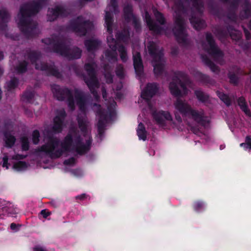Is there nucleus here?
I'll list each match as a JSON object with an SVG mask.
<instances>
[{"label": "nucleus", "instance_id": "obj_13", "mask_svg": "<svg viewBox=\"0 0 251 251\" xmlns=\"http://www.w3.org/2000/svg\"><path fill=\"white\" fill-rule=\"evenodd\" d=\"M134 67L136 74L140 75L143 71V67L140 54L138 52L133 53Z\"/></svg>", "mask_w": 251, "mask_h": 251}, {"label": "nucleus", "instance_id": "obj_29", "mask_svg": "<svg viewBox=\"0 0 251 251\" xmlns=\"http://www.w3.org/2000/svg\"><path fill=\"white\" fill-rule=\"evenodd\" d=\"M118 50L120 53V57L122 60L123 62H125L127 60V56L126 52V50L125 48L122 46H119L118 47Z\"/></svg>", "mask_w": 251, "mask_h": 251}, {"label": "nucleus", "instance_id": "obj_6", "mask_svg": "<svg viewBox=\"0 0 251 251\" xmlns=\"http://www.w3.org/2000/svg\"><path fill=\"white\" fill-rule=\"evenodd\" d=\"M182 76L174 79L169 85V88L171 93L176 96H182L187 94L186 86L180 83Z\"/></svg>", "mask_w": 251, "mask_h": 251}, {"label": "nucleus", "instance_id": "obj_49", "mask_svg": "<svg viewBox=\"0 0 251 251\" xmlns=\"http://www.w3.org/2000/svg\"><path fill=\"white\" fill-rule=\"evenodd\" d=\"M202 205V203L200 202H197L195 203V207L196 209H198L199 207H201Z\"/></svg>", "mask_w": 251, "mask_h": 251}, {"label": "nucleus", "instance_id": "obj_11", "mask_svg": "<svg viewBox=\"0 0 251 251\" xmlns=\"http://www.w3.org/2000/svg\"><path fill=\"white\" fill-rule=\"evenodd\" d=\"M152 116L156 123L161 126L164 125L166 121L172 120V116L167 111L153 112Z\"/></svg>", "mask_w": 251, "mask_h": 251}, {"label": "nucleus", "instance_id": "obj_24", "mask_svg": "<svg viewBox=\"0 0 251 251\" xmlns=\"http://www.w3.org/2000/svg\"><path fill=\"white\" fill-rule=\"evenodd\" d=\"M9 20V15L4 9H0V25L7 23Z\"/></svg>", "mask_w": 251, "mask_h": 251}, {"label": "nucleus", "instance_id": "obj_41", "mask_svg": "<svg viewBox=\"0 0 251 251\" xmlns=\"http://www.w3.org/2000/svg\"><path fill=\"white\" fill-rule=\"evenodd\" d=\"M208 66L212 71L214 72H217L218 71V68L215 64L212 62H209Z\"/></svg>", "mask_w": 251, "mask_h": 251}, {"label": "nucleus", "instance_id": "obj_23", "mask_svg": "<svg viewBox=\"0 0 251 251\" xmlns=\"http://www.w3.org/2000/svg\"><path fill=\"white\" fill-rule=\"evenodd\" d=\"M190 21L194 27L197 30H199L205 26L204 22L201 20L192 18Z\"/></svg>", "mask_w": 251, "mask_h": 251}, {"label": "nucleus", "instance_id": "obj_10", "mask_svg": "<svg viewBox=\"0 0 251 251\" xmlns=\"http://www.w3.org/2000/svg\"><path fill=\"white\" fill-rule=\"evenodd\" d=\"M6 131L4 133V141L6 146L8 147L12 146L15 142V138L13 134L16 130L14 125L10 124L5 126Z\"/></svg>", "mask_w": 251, "mask_h": 251}, {"label": "nucleus", "instance_id": "obj_27", "mask_svg": "<svg viewBox=\"0 0 251 251\" xmlns=\"http://www.w3.org/2000/svg\"><path fill=\"white\" fill-rule=\"evenodd\" d=\"M27 167V164L22 161H19L15 163L13 166V168L18 171H23Z\"/></svg>", "mask_w": 251, "mask_h": 251}, {"label": "nucleus", "instance_id": "obj_38", "mask_svg": "<svg viewBox=\"0 0 251 251\" xmlns=\"http://www.w3.org/2000/svg\"><path fill=\"white\" fill-rule=\"evenodd\" d=\"M230 36L233 40H237L240 38L241 33L239 31L234 30L230 33Z\"/></svg>", "mask_w": 251, "mask_h": 251}, {"label": "nucleus", "instance_id": "obj_51", "mask_svg": "<svg viewBox=\"0 0 251 251\" xmlns=\"http://www.w3.org/2000/svg\"><path fill=\"white\" fill-rule=\"evenodd\" d=\"M175 115H176V120L178 121V122H180L181 121V118L179 117V116H178L176 113H175Z\"/></svg>", "mask_w": 251, "mask_h": 251}, {"label": "nucleus", "instance_id": "obj_5", "mask_svg": "<svg viewBox=\"0 0 251 251\" xmlns=\"http://www.w3.org/2000/svg\"><path fill=\"white\" fill-rule=\"evenodd\" d=\"M95 66V65L93 63L86 64L85 69L87 72L88 77H85V81L92 93L97 98V96L94 94V91L93 90L95 88H98V81L95 77L94 72Z\"/></svg>", "mask_w": 251, "mask_h": 251}, {"label": "nucleus", "instance_id": "obj_34", "mask_svg": "<svg viewBox=\"0 0 251 251\" xmlns=\"http://www.w3.org/2000/svg\"><path fill=\"white\" fill-rule=\"evenodd\" d=\"M39 132L37 130H35L32 133V140L35 144H37L39 142Z\"/></svg>", "mask_w": 251, "mask_h": 251}, {"label": "nucleus", "instance_id": "obj_36", "mask_svg": "<svg viewBox=\"0 0 251 251\" xmlns=\"http://www.w3.org/2000/svg\"><path fill=\"white\" fill-rule=\"evenodd\" d=\"M154 13L157 20L160 24L162 25L164 23V20L161 14L156 10L154 11Z\"/></svg>", "mask_w": 251, "mask_h": 251}, {"label": "nucleus", "instance_id": "obj_61", "mask_svg": "<svg viewBox=\"0 0 251 251\" xmlns=\"http://www.w3.org/2000/svg\"><path fill=\"white\" fill-rule=\"evenodd\" d=\"M47 132H48L47 131ZM44 134H46V131H45V132H44Z\"/></svg>", "mask_w": 251, "mask_h": 251}, {"label": "nucleus", "instance_id": "obj_4", "mask_svg": "<svg viewBox=\"0 0 251 251\" xmlns=\"http://www.w3.org/2000/svg\"><path fill=\"white\" fill-rule=\"evenodd\" d=\"M147 48L153 58L152 65L154 67V73L155 75H158L161 74L164 67V61L162 58L161 50L153 42L149 43L147 45Z\"/></svg>", "mask_w": 251, "mask_h": 251}, {"label": "nucleus", "instance_id": "obj_26", "mask_svg": "<svg viewBox=\"0 0 251 251\" xmlns=\"http://www.w3.org/2000/svg\"><path fill=\"white\" fill-rule=\"evenodd\" d=\"M99 45V42L96 40H91L86 41L85 46L88 50H92L97 48Z\"/></svg>", "mask_w": 251, "mask_h": 251}, {"label": "nucleus", "instance_id": "obj_37", "mask_svg": "<svg viewBox=\"0 0 251 251\" xmlns=\"http://www.w3.org/2000/svg\"><path fill=\"white\" fill-rule=\"evenodd\" d=\"M116 74L120 77H122L124 75V71L122 66H118L116 70Z\"/></svg>", "mask_w": 251, "mask_h": 251}, {"label": "nucleus", "instance_id": "obj_53", "mask_svg": "<svg viewBox=\"0 0 251 251\" xmlns=\"http://www.w3.org/2000/svg\"><path fill=\"white\" fill-rule=\"evenodd\" d=\"M23 157L21 155L16 156L14 158L16 159H19L22 158Z\"/></svg>", "mask_w": 251, "mask_h": 251}, {"label": "nucleus", "instance_id": "obj_56", "mask_svg": "<svg viewBox=\"0 0 251 251\" xmlns=\"http://www.w3.org/2000/svg\"><path fill=\"white\" fill-rule=\"evenodd\" d=\"M84 197V195H81L79 196H77V198L82 199Z\"/></svg>", "mask_w": 251, "mask_h": 251}, {"label": "nucleus", "instance_id": "obj_39", "mask_svg": "<svg viewBox=\"0 0 251 251\" xmlns=\"http://www.w3.org/2000/svg\"><path fill=\"white\" fill-rule=\"evenodd\" d=\"M131 8L129 6L127 8H125L124 9V12L126 17V18H129L130 17L132 16V14L131 13Z\"/></svg>", "mask_w": 251, "mask_h": 251}, {"label": "nucleus", "instance_id": "obj_47", "mask_svg": "<svg viewBox=\"0 0 251 251\" xmlns=\"http://www.w3.org/2000/svg\"><path fill=\"white\" fill-rule=\"evenodd\" d=\"M75 162V159L74 158H71L68 160L65 161V163L66 164H71Z\"/></svg>", "mask_w": 251, "mask_h": 251}, {"label": "nucleus", "instance_id": "obj_14", "mask_svg": "<svg viewBox=\"0 0 251 251\" xmlns=\"http://www.w3.org/2000/svg\"><path fill=\"white\" fill-rule=\"evenodd\" d=\"M81 50L78 48H75L73 50L65 49L60 51V53L67 56L69 59L78 58L81 55Z\"/></svg>", "mask_w": 251, "mask_h": 251}, {"label": "nucleus", "instance_id": "obj_44", "mask_svg": "<svg viewBox=\"0 0 251 251\" xmlns=\"http://www.w3.org/2000/svg\"><path fill=\"white\" fill-rule=\"evenodd\" d=\"M7 160H8V158L7 156L3 157L2 167H5L6 169H7L8 168V166L7 163Z\"/></svg>", "mask_w": 251, "mask_h": 251}, {"label": "nucleus", "instance_id": "obj_31", "mask_svg": "<svg viewBox=\"0 0 251 251\" xmlns=\"http://www.w3.org/2000/svg\"><path fill=\"white\" fill-rule=\"evenodd\" d=\"M22 149L26 151L28 149V140L27 137L24 136L21 138Z\"/></svg>", "mask_w": 251, "mask_h": 251}, {"label": "nucleus", "instance_id": "obj_50", "mask_svg": "<svg viewBox=\"0 0 251 251\" xmlns=\"http://www.w3.org/2000/svg\"><path fill=\"white\" fill-rule=\"evenodd\" d=\"M17 226L14 223H12L10 225V227L12 230H15Z\"/></svg>", "mask_w": 251, "mask_h": 251}, {"label": "nucleus", "instance_id": "obj_43", "mask_svg": "<svg viewBox=\"0 0 251 251\" xmlns=\"http://www.w3.org/2000/svg\"><path fill=\"white\" fill-rule=\"evenodd\" d=\"M229 79L231 82L236 84L237 82L238 79L236 75H230Z\"/></svg>", "mask_w": 251, "mask_h": 251}, {"label": "nucleus", "instance_id": "obj_40", "mask_svg": "<svg viewBox=\"0 0 251 251\" xmlns=\"http://www.w3.org/2000/svg\"><path fill=\"white\" fill-rule=\"evenodd\" d=\"M25 66V62L20 64L18 68V72L20 73H23L25 72L26 70Z\"/></svg>", "mask_w": 251, "mask_h": 251}, {"label": "nucleus", "instance_id": "obj_21", "mask_svg": "<svg viewBox=\"0 0 251 251\" xmlns=\"http://www.w3.org/2000/svg\"><path fill=\"white\" fill-rule=\"evenodd\" d=\"M238 103L241 109L245 112V113L248 116H251V113L249 110L245 100L244 98H240L238 100Z\"/></svg>", "mask_w": 251, "mask_h": 251}, {"label": "nucleus", "instance_id": "obj_57", "mask_svg": "<svg viewBox=\"0 0 251 251\" xmlns=\"http://www.w3.org/2000/svg\"><path fill=\"white\" fill-rule=\"evenodd\" d=\"M3 54L2 52H0V60H1L3 58Z\"/></svg>", "mask_w": 251, "mask_h": 251}, {"label": "nucleus", "instance_id": "obj_52", "mask_svg": "<svg viewBox=\"0 0 251 251\" xmlns=\"http://www.w3.org/2000/svg\"><path fill=\"white\" fill-rule=\"evenodd\" d=\"M94 109L95 110H97L99 109L100 106L99 105H94Z\"/></svg>", "mask_w": 251, "mask_h": 251}, {"label": "nucleus", "instance_id": "obj_17", "mask_svg": "<svg viewBox=\"0 0 251 251\" xmlns=\"http://www.w3.org/2000/svg\"><path fill=\"white\" fill-rule=\"evenodd\" d=\"M89 23L86 22H82V20L78 19L77 22L73 25V28L75 31L79 33L80 35L85 34L84 27L86 26Z\"/></svg>", "mask_w": 251, "mask_h": 251}, {"label": "nucleus", "instance_id": "obj_30", "mask_svg": "<svg viewBox=\"0 0 251 251\" xmlns=\"http://www.w3.org/2000/svg\"><path fill=\"white\" fill-rule=\"evenodd\" d=\"M18 85V81L15 78L11 79L7 83V87L9 90H11L15 88Z\"/></svg>", "mask_w": 251, "mask_h": 251}, {"label": "nucleus", "instance_id": "obj_28", "mask_svg": "<svg viewBox=\"0 0 251 251\" xmlns=\"http://www.w3.org/2000/svg\"><path fill=\"white\" fill-rule=\"evenodd\" d=\"M217 95L220 99L223 101L226 105H230V100L227 96L223 93L219 91L217 92Z\"/></svg>", "mask_w": 251, "mask_h": 251}, {"label": "nucleus", "instance_id": "obj_3", "mask_svg": "<svg viewBox=\"0 0 251 251\" xmlns=\"http://www.w3.org/2000/svg\"><path fill=\"white\" fill-rule=\"evenodd\" d=\"M176 109L183 115L189 117L196 122L202 124L204 120V112L202 110L197 111L192 109L185 101L178 99L175 103Z\"/></svg>", "mask_w": 251, "mask_h": 251}, {"label": "nucleus", "instance_id": "obj_48", "mask_svg": "<svg viewBox=\"0 0 251 251\" xmlns=\"http://www.w3.org/2000/svg\"><path fill=\"white\" fill-rule=\"evenodd\" d=\"M34 251H46L44 249L40 247H36L33 249Z\"/></svg>", "mask_w": 251, "mask_h": 251}, {"label": "nucleus", "instance_id": "obj_18", "mask_svg": "<svg viewBox=\"0 0 251 251\" xmlns=\"http://www.w3.org/2000/svg\"><path fill=\"white\" fill-rule=\"evenodd\" d=\"M98 114L100 119L98 124V131L100 133H101L107 123L108 115L107 114L105 113L104 112L101 111L98 112Z\"/></svg>", "mask_w": 251, "mask_h": 251}, {"label": "nucleus", "instance_id": "obj_46", "mask_svg": "<svg viewBox=\"0 0 251 251\" xmlns=\"http://www.w3.org/2000/svg\"><path fill=\"white\" fill-rule=\"evenodd\" d=\"M105 76L107 82L110 83L112 82V76L111 75H110V74L105 75Z\"/></svg>", "mask_w": 251, "mask_h": 251}, {"label": "nucleus", "instance_id": "obj_25", "mask_svg": "<svg viewBox=\"0 0 251 251\" xmlns=\"http://www.w3.org/2000/svg\"><path fill=\"white\" fill-rule=\"evenodd\" d=\"M251 12V5L248 1L246 0L245 10L243 12L241 13V16L243 19L248 18Z\"/></svg>", "mask_w": 251, "mask_h": 251}, {"label": "nucleus", "instance_id": "obj_16", "mask_svg": "<svg viewBox=\"0 0 251 251\" xmlns=\"http://www.w3.org/2000/svg\"><path fill=\"white\" fill-rule=\"evenodd\" d=\"M107 40L110 48L113 52H106L105 55L109 59H116L117 55L115 53L114 51L115 50L116 45H117V43H116V41L112 36H108L107 37Z\"/></svg>", "mask_w": 251, "mask_h": 251}, {"label": "nucleus", "instance_id": "obj_59", "mask_svg": "<svg viewBox=\"0 0 251 251\" xmlns=\"http://www.w3.org/2000/svg\"><path fill=\"white\" fill-rule=\"evenodd\" d=\"M31 61H32V63H34V62H35V61H34V60H33V59H31Z\"/></svg>", "mask_w": 251, "mask_h": 251}, {"label": "nucleus", "instance_id": "obj_19", "mask_svg": "<svg viewBox=\"0 0 251 251\" xmlns=\"http://www.w3.org/2000/svg\"><path fill=\"white\" fill-rule=\"evenodd\" d=\"M59 15L63 16V10L60 7H56L55 9H49L48 13V20L52 21L54 20Z\"/></svg>", "mask_w": 251, "mask_h": 251}, {"label": "nucleus", "instance_id": "obj_54", "mask_svg": "<svg viewBox=\"0 0 251 251\" xmlns=\"http://www.w3.org/2000/svg\"><path fill=\"white\" fill-rule=\"evenodd\" d=\"M105 95H106V93H105V91L104 90H103L102 91V95H103V97L104 98L105 97Z\"/></svg>", "mask_w": 251, "mask_h": 251}, {"label": "nucleus", "instance_id": "obj_9", "mask_svg": "<svg viewBox=\"0 0 251 251\" xmlns=\"http://www.w3.org/2000/svg\"><path fill=\"white\" fill-rule=\"evenodd\" d=\"M157 86L154 84H150L147 85L146 89L141 93V97L147 103L149 108L152 109V102L149 101V100L156 92Z\"/></svg>", "mask_w": 251, "mask_h": 251}, {"label": "nucleus", "instance_id": "obj_35", "mask_svg": "<svg viewBox=\"0 0 251 251\" xmlns=\"http://www.w3.org/2000/svg\"><path fill=\"white\" fill-rule=\"evenodd\" d=\"M35 65L37 69L41 70H46L48 69V66L46 64H43L39 60L36 61Z\"/></svg>", "mask_w": 251, "mask_h": 251}, {"label": "nucleus", "instance_id": "obj_58", "mask_svg": "<svg viewBox=\"0 0 251 251\" xmlns=\"http://www.w3.org/2000/svg\"><path fill=\"white\" fill-rule=\"evenodd\" d=\"M249 26L250 28L251 29V21L250 22Z\"/></svg>", "mask_w": 251, "mask_h": 251}, {"label": "nucleus", "instance_id": "obj_32", "mask_svg": "<svg viewBox=\"0 0 251 251\" xmlns=\"http://www.w3.org/2000/svg\"><path fill=\"white\" fill-rule=\"evenodd\" d=\"M195 94L199 100L204 101L207 99V96L201 91L198 90L195 92Z\"/></svg>", "mask_w": 251, "mask_h": 251}, {"label": "nucleus", "instance_id": "obj_55", "mask_svg": "<svg viewBox=\"0 0 251 251\" xmlns=\"http://www.w3.org/2000/svg\"><path fill=\"white\" fill-rule=\"evenodd\" d=\"M245 33L247 38H249L248 37V31L246 30H245Z\"/></svg>", "mask_w": 251, "mask_h": 251}, {"label": "nucleus", "instance_id": "obj_8", "mask_svg": "<svg viewBox=\"0 0 251 251\" xmlns=\"http://www.w3.org/2000/svg\"><path fill=\"white\" fill-rule=\"evenodd\" d=\"M174 32L179 42L185 41L186 34L184 28V22L180 17L176 20V25L174 29Z\"/></svg>", "mask_w": 251, "mask_h": 251}, {"label": "nucleus", "instance_id": "obj_2", "mask_svg": "<svg viewBox=\"0 0 251 251\" xmlns=\"http://www.w3.org/2000/svg\"><path fill=\"white\" fill-rule=\"evenodd\" d=\"M43 1V0H35L30 4H25L21 6L16 22L22 31H32V24L29 21L30 16L39 11Z\"/></svg>", "mask_w": 251, "mask_h": 251}, {"label": "nucleus", "instance_id": "obj_20", "mask_svg": "<svg viewBox=\"0 0 251 251\" xmlns=\"http://www.w3.org/2000/svg\"><path fill=\"white\" fill-rule=\"evenodd\" d=\"M145 19L146 20V23L150 30L153 31L156 34H160L162 33V28L153 24V22L151 20L150 16L147 12L145 14Z\"/></svg>", "mask_w": 251, "mask_h": 251}, {"label": "nucleus", "instance_id": "obj_15", "mask_svg": "<svg viewBox=\"0 0 251 251\" xmlns=\"http://www.w3.org/2000/svg\"><path fill=\"white\" fill-rule=\"evenodd\" d=\"M107 9H108V11L106 12L105 16V22L107 28V30L109 34H111L112 32L111 26L112 23L111 13L112 12L113 10H115V7L114 5H112L111 6H109L107 7Z\"/></svg>", "mask_w": 251, "mask_h": 251}, {"label": "nucleus", "instance_id": "obj_33", "mask_svg": "<svg viewBox=\"0 0 251 251\" xmlns=\"http://www.w3.org/2000/svg\"><path fill=\"white\" fill-rule=\"evenodd\" d=\"M240 146L243 147L245 150H251V139L249 137H247L245 142L241 143Z\"/></svg>", "mask_w": 251, "mask_h": 251}, {"label": "nucleus", "instance_id": "obj_60", "mask_svg": "<svg viewBox=\"0 0 251 251\" xmlns=\"http://www.w3.org/2000/svg\"><path fill=\"white\" fill-rule=\"evenodd\" d=\"M111 2L113 4L114 3V0H111Z\"/></svg>", "mask_w": 251, "mask_h": 251}, {"label": "nucleus", "instance_id": "obj_12", "mask_svg": "<svg viewBox=\"0 0 251 251\" xmlns=\"http://www.w3.org/2000/svg\"><path fill=\"white\" fill-rule=\"evenodd\" d=\"M65 116V112L63 109L60 110L57 115L55 117L53 120L52 126V130L54 132H59L61 131L62 128V122Z\"/></svg>", "mask_w": 251, "mask_h": 251}, {"label": "nucleus", "instance_id": "obj_45", "mask_svg": "<svg viewBox=\"0 0 251 251\" xmlns=\"http://www.w3.org/2000/svg\"><path fill=\"white\" fill-rule=\"evenodd\" d=\"M50 212L46 211V210H42L41 211V214L43 216L44 218H47L50 215Z\"/></svg>", "mask_w": 251, "mask_h": 251}, {"label": "nucleus", "instance_id": "obj_7", "mask_svg": "<svg viewBox=\"0 0 251 251\" xmlns=\"http://www.w3.org/2000/svg\"><path fill=\"white\" fill-rule=\"evenodd\" d=\"M206 42L207 45L204 47V49L211 54L217 61H219L220 59L223 56V53L215 46L211 34L206 35Z\"/></svg>", "mask_w": 251, "mask_h": 251}, {"label": "nucleus", "instance_id": "obj_1", "mask_svg": "<svg viewBox=\"0 0 251 251\" xmlns=\"http://www.w3.org/2000/svg\"><path fill=\"white\" fill-rule=\"evenodd\" d=\"M59 92L53 91L54 95L58 100H62L66 98L68 99V105L71 109H74L75 102L78 106L82 113V115L80 114L77 117L81 133L72 129L60 145L56 139L45 138V143L38 148L36 151L49 155L51 158L59 157L65 152L74 150L79 153H83L88 151L91 143L88 123L84 117L85 98L80 94L76 93L74 100L72 92L67 89L61 91V95L63 96H59Z\"/></svg>", "mask_w": 251, "mask_h": 251}, {"label": "nucleus", "instance_id": "obj_22", "mask_svg": "<svg viewBox=\"0 0 251 251\" xmlns=\"http://www.w3.org/2000/svg\"><path fill=\"white\" fill-rule=\"evenodd\" d=\"M137 134L140 139L145 141L146 139L147 132L144 125L140 123L137 129Z\"/></svg>", "mask_w": 251, "mask_h": 251}, {"label": "nucleus", "instance_id": "obj_42", "mask_svg": "<svg viewBox=\"0 0 251 251\" xmlns=\"http://www.w3.org/2000/svg\"><path fill=\"white\" fill-rule=\"evenodd\" d=\"M129 35L128 32L127 31H125L124 34H123L121 35L120 36H118V39L119 40H123L125 41V39Z\"/></svg>", "mask_w": 251, "mask_h": 251}]
</instances>
